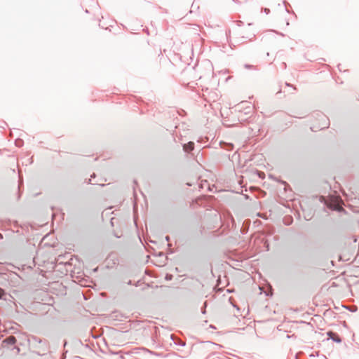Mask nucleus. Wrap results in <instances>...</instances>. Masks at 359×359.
Instances as JSON below:
<instances>
[{
	"instance_id": "obj_7",
	"label": "nucleus",
	"mask_w": 359,
	"mask_h": 359,
	"mask_svg": "<svg viewBox=\"0 0 359 359\" xmlns=\"http://www.w3.org/2000/svg\"><path fill=\"white\" fill-rule=\"evenodd\" d=\"M171 339L174 341L175 344L180 346H184L186 345L185 342L182 340H175L174 338L171 336Z\"/></svg>"
},
{
	"instance_id": "obj_12",
	"label": "nucleus",
	"mask_w": 359,
	"mask_h": 359,
	"mask_svg": "<svg viewBox=\"0 0 359 359\" xmlns=\"http://www.w3.org/2000/svg\"><path fill=\"white\" fill-rule=\"evenodd\" d=\"M244 67L248 69H255V67L254 65L250 64H245L244 65Z\"/></svg>"
},
{
	"instance_id": "obj_1",
	"label": "nucleus",
	"mask_w": 359,
	"mask_h": 359,
	"mask_svg": "<svg viewBox=\"0 0 359 359\" xmlns=\"http://www.w3.org/2000/svg\"><path fill=\"white\" fill-rule=\"evenodd\" d=\"M17 339L14 336H8L3 339L1 345L4 348H11L12 350H16V353H18L20 349L18 346H15Z\"/></svg>"
},
{
	"instance_id": "obj_16",
	"label": "nucleus",
	"mask_w": 359,
	"mask_h": 359,
	"mask_svg": "<svg viewBox=\"0 0 359 359\" xmlns=\"http://www.w3.org/2000/svg\"><path fill=\"white\" fill-rule=\"evenodd\" d=\"M199 153H200V151L198 153V154L196 155V158H195V160H196L198 163L199 162V159H198Z\"/></svg>"
},
{
	"instance_id": "obj_20",
	"label": "nucleus",
	"mask_w": 359,
	"mask_h": 359,
	"mask_svg": "<svg viewBox=\"0 0 359 359\" xmlns=\"http://www.w3.org/2000/svg\"><path fill=\"white\" fill-rule=\"evenodd\" d=\"M285 224L286 225H290V224H291V222L287 221V222H285Z\"/></svg>"
},
{
	"instance_id": "obj_17",
	"label": "nucleus",
	"mask_w": 359,
	"mask_h": 359,
	"mask_svg": "<svg viewBox=\"0 0 359 359\" xmlns=\"http://www.w3.org/2000/svg\"><path fill=\"white\" fill-rule=\"evenodd\" d=\"M280 94H282V90H281V89H280V90L276 93V95H280Z\"/></svg>"
},
{
	"instance_id": "obj_28",
	"label": "nucleus",
	"mask_w": 359,
	"mask_h": 359,
	"mask_svg": "<svg viewBox=\"0 0 359 359\" xmlns=\"http://www.w3.org/2000/svg\"><path fill=\"white\" fill-rule=\"evenodd\" d=\"M115 236H116V238H119V236H118V235H116V234H115Z\"/></svg>"
},
{
	"instance_id": "obj_23",
	"label": "nucleus",
	"mask_w": 359,
	"mask_h": 359,
	"mask_svg": "<svg viewBox=\"0 0 359 359\" xmlns=\"http://www.w3.org/2000/svg\"><path fill=\"white\" fill-rule=\"evenodd\" d=\"M128 285H132V281L131 280H129L128 283Z\"/></svg>"
},
{
	"instance_id": "obj_21",
	"label": "nucleus",
	"mask_w": 359,
	"mask_h": 359,
	"mask_svg": "<svg viewBox=\"0 0 359 359\" xmlns=\"http://www.w3.org/2000/svg\"><path fill=\"white\" fill-rule=\"evenodd\" d=\"M283 67H284L285 68H286V63H285V62H283Z\"/></svg>"
},
{
	"instance_id": "obj_2",
	"label": "nucleus",
	"mask_w": 359,
	"mask_h": 359,
	"mask_svg": "<svg viewBox=\"0 0 359 359\" xmlns=\"http://www.w3.org/2000/svg\"><path fill=\"white\" fill-rule=\"evenodd\" d=\"M239 110L244 109L245 114H249L252 111V107L250 106V103L248 101H243L238 104Z\"/></svg>"
},
{
	"instance_id": "obj_6",
	"label": "nucleus",
	"mask_w": 359,
	"mask_h": 359,
	"mask_svg": "<svg viewBox=\"0 0 359 359\" xmlns=\"http://www.w3.org/2000/svg\"><path fill=\"white\" fill-rule=\"evenodd\" d=\"M31 341H32L33 343L43 344L45 346H46L48 343L46 339H41V338L36 336L32 337Z\"/></svg>"
},
{
	"instance_id": "obj_10",
	"label": "nucleus",
	"mask_w": 359,
	"mask_h": 359,
	"mask_svg": "<svg viewBox=\"0 0 359 359\" xmlns=\"http://www.w3.org/2000/svg\"><path fill=\"white\" fill-rule=\"evenodd\" d=\"M344 308L346 309L347 310L350 311L352 313L355 312L357 311V306L355 305L351 306H344Z\"/></svg>"
},
{
	"instance_id": "obj_9",
	"label": "nucleus",
	"mask_w": 359,
	"mask_h": 359,
	"mask_svg": "<svg viewBox=\"0 0 359 359\" xmlns=\"http://www.w3.org/2000/svg\"><path fill=\"white\" fill-rule=\"evenodd\" d=\"M6 295V293L5 292V290L0 287V300L1 299H6L5 297Z\"/></svg>"
},
{
	"instance_id": "obj_22",
	"label": "nucleus",
	"mask_w": 359,
	"mask_h": 359,
	"mask_svg": "<svg viewBox=\"0 0 359 359\" xmlns=\"http://www.w3.org/2000/svg\"><path fill=\"white\" fill-rule=\"evenodd\" d=\"M340 66H341V65H340V64H339L337 67H338L339 70V71H341V69H340Z\"/></svg>"
},
{
	"instance_id": "obj_5",
	"label": "nucleus",
	"mask_w": 359,
	"mask_h": 359,
	"mask_svg": "<svg viewBox=\"0 0 359 359\" xmlns=\"http://www.w3.org/2000/svg\"><path fill=\"white\" fill-rule=\"evenodd\" d=\"M195 144L194 142H189L188 143L183 144L182 148L184 152H190L194 149Z\"/></svg>"
},
{
	"instance_id": "obj_27",
	"label": "nucleus",
	"mask_w": 359,
	"mask_h": 359,
	"mask_svg": "<svg viewBox=\"0 0 359 359\" xmlns=\"http://www.w3.org/2000/svg\"><path fill=\"white\" fill-rule=\"evenodd\" d=\"M283 183L284 184H285V185H287V183H286L285 182H283Z\"/></svg>"
},
{
	"instance_id": "obj_13",
	"label": "nucleus",
	"mask_w": 359,
	"mask_h": 359,
	"mask_svg": "<svg viewBox=\"0 0 359 359\" xmlns=\"http://www.w3.org/2000/svg\"><path fill=\"white\" fill-rule=\"evenodd\" d=\"M285 84L286 86L292 88L294 90H296V89H297L293 85H292L290 83L285 82Z\"/></svg>"
},
{
	"instance_id": "obj_31",
	"label": "nucleus",
	"mask_w": 359,
	"mask_h": 359,
	"mask_svg": "<svg viewBox=\"0 0 359 359\" xmlns=\"http://www.w3.org/2000/svg\"><path fill=\"white\" fill-rule=\"evenodd\" d=\"M1 276V273H0V276Z\"/></svg>"
},
{
	"instance_id": "obj_8",
	"label": "nucleus",
	"mask_w": 359,
	"mask_h": 359,
	"mask_svg": "<svg viewBox=\"0 0 359 359\" xmlns=\"http://www.w3.org/2000/svg\"><path fill=\"white\" fill-rule=\"evenodd\" d=\"M15 144L18 147H21L24 144V141L20 138H18L15 140Z\"/></svg>"
},
{
	"instance_id": "obj_18",
	"label": "nucleus",
	"mask_w": 359,
	"mask_h": 359,
	"mask_svg": "<svg viewBox=\"0 0 359 359\" xmlns=\"http://www.w3.org/2000/svg\"><path fill=\"white\" fill-rule=\"evenodd\" d=\"M264 11H265V12H266V13H268L269 12V8H265V9H264Z\"/></svg>"
},
{
	"instance_id": "obj_30",
	"label": "nucleus",
	"mask_w": 359,
	"mask_h": 359,
	"mask_svg": "<svg viewBox=\"0 0 359 359\" xmlns=\"http://www.w3.org/2000/svg\"><path fill=\"white\" fill-rule=\"evenodd\" d=\"M295 359H297V355H295Z\"/></svg>"
},
{
	"instance_id": "obj_3",
	"label": "nucleus",
	"mask_w": 359,
	"mask_h": 359,
	"mask_svg": "<svg viewBox=\"0 0 359 359\" xmlns=\"http://www.w3.org/2000/svg\"><path fill=\"white\" fill-rule=\"evenodd\" d=\"M327 335L329 339H332L334 342L336 343H341V338L339 336V334L337 332H334L333 331H328L327 332Z\"/></svg>"
},
{
	"instance_id": "obj_26",
	"label": "nucleus",
	"mask_w": 359,
	"mask_h": 359,
	"mask_svg": "<svg viewBox=\"0 0 359 359\" xmlns=\"http://www.w3.org/2000/svg\"><path fill=\"white\" fill-rule=\"evenodd\" d=\"M18 189L20 190V184H19L18 185Z\"/></svg>"
},
{
	"instance_id": "obj_11",
	"label": "nucleus",
	"mask_w": 359,
	"mask_h": 359,
	"mask_svg": "<svg viewBox=\"0 0 359 359\" xmlns=\"http://www.w3.org/2000/svg\"><path fill=\"white\" fill-rule=\"evenodd\" d=\"M207 306H208V302H205L203 303V306L201 307V313H202L203 314H205V313H206V307H207Z\"/></svg>"
},
{
	"instance_id": "obj_15",
	"label": "nucleus",
	"mask_w": 359,
	"mask_h": 359,
	"mask_svg": "<svg viewBox=\"0 0 359 359\" xmlns=\"http://www.w3.org/2000/svg\"><path fill=\"white\" fill-rule=\"evenodd\" d=\"M172 276L171 274H168V273H167V274L165 275V279H166L167 280H172Z\"/></svg>"
},
{
	"instance_id": "obj_19",
	"label": "nucleus",
	"mask_w": 359,
	"mask_h": 359,
	"mask_svg": "<svg viewBox=\"0 0 359 359\" xmlns=\"http://www.w3.org/2000/svg\"><path fill=\"white\" fill-rule=\"evenodd\" d=\"M285 224L286 225H290V224H291V222L287 221V222H285Z\"/></svg>"
},
{
	"instance_id": "obj_25",
	"label": "nucleus",
	"mask_w": 359,
	"mask_h": 359,
	"mask_svg": "<svg viewBox=\"0 0 359 359\" xmlns=\"http://www.w3.org/2000/svg\"><path fill=\"white\" fill-rule=\"evenodd\" d=\"M165 238H166L167 241L169 240V237L168 236H166Z\"/></svg>"
},
{
	"instance_id": "obj_24",
	"label": "nucleus",
	"mask_w": 359,
	"mask_h": 359,
	"mask_svg": "<svg viewBox=\"0 0 359 359\" xmlns=\"http://www.w3.org/2000/svg\"><path fill=\"white\" fill-rule=\"evenodd\" d=\"M90 181H91V180H88V184H90V183H91V182H90Z\"/></svg>"
},
{
	"instance_id": "obj_14",
	"label": "nucleus",
	"mask_w": 359,
	"mask_h": 359,
	"mask_svg": "<svg viewBox=\"0 0 359 359\" xmlns=\"http://www.w3.org/2000/svg\"><path fill=\"white\" fill-rule=\"evenodd\" d=\"M283 4L285 5V11L287 12V13H290L289 10L287 9V6L289 5L288 2L285 0L283 1Z\"/></svg>"
},
{
	"instance_id": "obj_4",
	"label": "nucleus",
	"mask_w": 359,
	"mask_h": 359,
	"mask_svg": "<svg viewBox=\"0 0 359 359\" xmlns=\"http://www.w3.org/2000/svg\"><path fill=\"white\" fill-rule=\"evenodd\" d=\"M317 115L320 117V120L323 121L321 129L326 128L328 127L330 124L329 118L322 113H318Z\"/></svg>"
},
{
	"instance_id": "obj_29",
	"label": "nucleus",
	"mask_w": 359,
	"mask_h": 359,
	"mask_svg": "<svg viewBox=\"0 0 359 359\" xmlns=\"http://www.w3.org/2000/svg\"><path fill=\"white\" fill-rule=\"evenodd\" d=\"M202 158V155L201 156V157L198 156V159L200 160L201 158Z\"/></svg>"
}]
</instances>
